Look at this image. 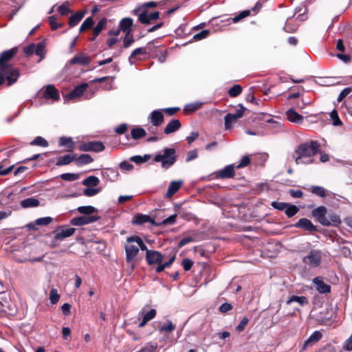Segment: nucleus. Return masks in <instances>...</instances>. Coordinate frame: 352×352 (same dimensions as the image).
Here are the masks:
<instances>
[{
	"mask_svg": "<svg viewBox=\"0 0 352 352\" xmlns=\"http://www.w3.org/2000/svg\"><path fill=\"white\" fill-rule=\"evenodd\" d=\"M53 221V219L50 217L38 218L35 220L36 224L38 226H45L50 224Z\"/></svg>",
	"mask_w": 352,
	"mask_h": 352,
	"instance_id": "nucleus-53",
	"label": "nucleus"
},
{
	"mask_svg": "<svg viewBox=\"0 0 352 352\" xmlns=\"http://www.w3.org/2000/svg\"><path fill=\"white\" fill-rule=\"evenodd\" d=\"M330 117L332 120V122H333V124L334 126H341L342 125V121L340 120L339 116H338V111L336 110V109H333L331 113H330Z\"/></svg>",
	"mask_w": 352,
	"mask_h": 352,
	"instance_id": "nucleus-52",
	"label": "nucleus"
},
{
	"mask_svg": "<svg viewBox=\"0 0 352 352\" xmlns=\"http://www.w3.org/2000/svg\"><path fill=\"white\" fill-rule=\"evenodd\" d=\"M43 97L46 100L58 101L60 100L59 91L53 85H48L45 87Z\"/></svg>",
	"mask_w": 352,
	"mask_h": 352,
	"instance_id": "nucleus-14",
	"label": "nucleus"
},
{
	"mask_svg": "<svg viewBox=\"0 0 352 352\" xmlns=\"http://www.w3.org/2000/svg\"><path fill=\"white\" fill-rule=\"evenodd\" d=\"M69 2L66 1L63 4L58 6L57 10L61 16H67L72 12V10L69 8Z\"/></svg>",
	"mask_w": 352,
	"mask_h": 352,
	"instance_id": "nucleus-47",
	"label": "nucleus"
},
{
	"mask_svg": "<svg viewBox=\"0 0 352 352\" xmlns=\"http://www.w3.org/2000/svg\"><path fill=\"white\" fill-rule=\"evenodd\" d=\"M57 16H50L48 17V22L50 25L51 29L54 31L56 30L59 28H62L65 25L63 23H58L56 22Z\"/></svg>",
	"mask_w": 352,
	"mask_h": 352,
	"instance_id": "nucleus-45",
	"label": "nucleus"
},
{
	"mask_svg": "<svg viewBox=\"0 0 352 352\" xmlns=\"http://www.w3.org/2000/svg\"><path fill=\"white\" fill-rule=\"evenodd\" d=\"M88 87L87 83H82L76 86L72 91L66 94L64 98L65 100H74L81 96Z\"/></svg>",
	"mask_w": 352,
	"mask_h": 352,
	"instance_id": "nucleus-20",
	"label": "nucleus"
},
{
	"mask_svg": "<svg viewBox=\"0 0 352 352\" xmlns=\"http://www.w3.org/2000/svg\"><path fill=\"white\" fill-rule=\"evenodd\" d=\"M77 210L80 214L89 215L96 212H97V209L91 206H79L77 208Z\"/></svg>",
	"mask_w": 352,
	"mask_h": 352,
	"instance_id": "nucleus-43",
	"label": "nucleus"
},
{
	"mask_svg": "<svg viewBox=\"0 0 352 352\" xmlns=\"http://www.w3.org/2000/svg\"><path fill=\"white\" fill-rule=\"evenodd\" d=\"M20 205L23 208H36L39 206L40 201L34 197H29L22 200Z\"/></svg>",
	"mask_w": 352,
	"mask_h": 352,
	"instance_id": "nucleus-32",
	"label": "nucleus"
},
{
	"mask_svg": "<svg viewBox=\"0 0 352 352\" xmlns=\"http://www.w3.org/2000/svg\"><path fill=\"white\" fill-rule=\"evenodd\" d=\"M151 159V155L145 154L144 156L135 155L130 158V160L137 164H142Z\"/></svg>",
	"mask_w": 352,
	"mask_h": 352,
	"instance_id": "nucleus-42",
	"label": "nucleus"
},
{
	"mask_svg": "<svg viewBox=\"0 0 352 352\" xmlns=\"http://www.w3.org/2000/svg\"><path fill=\"white\" fill-rule=\"evenodd\" d=\"M131 138L134 140H139L146 136V131L140 126L133 128L131 131Z\"/></svg>",
	"mask_w": 352,
	"mask_h": 352,
	"instance_id": "nucleus-37",
	"label": "nucleus"
},
{
	"mask_svg": "<svg viewBox=\"0 0 352 352\" xmlns=\"http://www.w3.org/2000/svg\"><path fill=\"white\" fill-rule=\"evenodd\" d=\"M327 213V210L323 206H318L311 211L312 216L316 217L318 222L323 226L331 225V222L326 218Z\"/></svg>",
	"mask_w": 352,
	"mask_h": 352,
	"instance_id": "nucleus-8",
	"label": "nucleus"
},
{
	"mask_svg": "<svg viewBox=\"0 0 352 352\" xmlns=\"http://www.w3.org/2000/svg\"><path fill=\"white\" fill-rule=\"evenodd\" d=\"M175 326L170 321H168L166 324H164V325L162 326L161 327H159V330L161 332H162V331L171 332L173 330H175Z\"/></svg>",
	"mask_w": 352,
	"mask_h": 352,
	"instance_id": "nucleus-60",
	"label": "nucleus"
},
{
	"mask_svg": "<svg viewBox=\"0 0 352 352\" xmlns=\"http://www.w3.org/2000/svg\"><path fill=\"white\" fill-rule=\"evenodd\" d=\"M352 91V87L344 88L339 94L338 97V101L341 102L342 100L348 96Z\"/></svg>",
	"mask_w": 352,
	"mask_h": 352,
	"instance_id": "nucleus-64",
	"label": "nucleus"
},
{
	"mask_svg": "<svg viewBox=\"0 0 352 352\" xmlns=\"http://www.w3.org/2000/svg\"><path fill=\"white\" fill-rule=\"evenodd\" d=\"M322 333L319 331H316L310 336L308 339V342H318L322 338Z\"/></svg>",
	"mask_w": 352,
	"mask_h": 352,
	"instance_id": "nucleus-63",
	"label": "nucleus"
},
{
	"mask_svg": "<svg viewBox=\"0 0 352 352\" xmlns=\"http://www.w3.org/2000/svg\"><path fill=\"white\" fill-rule=\"evenodd\" d=\"M177 160L176 150L174 148H165L163 153L157 154L153 158L154 162H161L162 167L164 169L171 167Z\"/></svg>",
	"mask_w": 352,
	"mask_h": 352,
	"instance_id": "nucleus-2",
	"label": "nucleus"
},
{
	"mask_svg": "<svg viewBox=\"0 0 352 352\" xmlns=\"http://www.w3.org/2000/svg\"><path fill=\"white\" fill-rule=\"evenodd\" d=\"M76 229L74 228H67L65 226H59L54 232L55 240L62 241L65 238L69 237L74 234Z\"/></svg>",
	"mask_w": 352,
	"mask_h": 352,
	"instance_id": "nucleus-15",
	"label": "nucleus"
},
{
	"mask_svg": "<svg viewBox=\"0 0 352 352\" xmlns=\"http://www.w3.org/2000/svg\"><path fill=\"white\" fill-rule=\"evenodd\" d=\"M160 12L155 11L149 14H147V11L144 10L138 16V20L143 24H149L151 21H155L159 19Z\"/></svg>",
	"mask_w": 352,
	"mask_h": 352,
	"instance_id": "nucleus-22",
	"label": "nucleus"
},
{
	"mask_svg": "<svg viewBox=\"0 0 352 352\" xmlns=\"http://www.w3.org/2000/svg\"><path fill=\"white\" fill-rule=\"evenodd\" d=\"M100 218L99 216L96 215L81 216L73 218L71 220V223L73 226H80L96 222L99 220Z\"/></svg>",
	"mask_w": 352,
	"mask_h": 352,
	"instance_id": "nucleus-13",
	"label": "nucleus"
},
{
	"mask_svg": "<svg viewBox=\"0 0 352 352\" xmlns=\"http://www.w3.org/2000/svg\"><path fill=\"white\" fill-rule=\"evenodd\" d=\"M250 14V11L249 10H243L238 15L235 16L233 18H230L228 20H232L233 23H237L241 19L248 16Z\"/></svg>",
	"mask_w": 352,
	"mask_h": 352,
	"instance_id": "nucleus-51",
	"label": "nucleus"
},
{
	"mask_svg": "<svg viewBox=\"0 0 352 352\" xmlns=\"http://www.w3.org/2000/svg\"><path fill=\"white\" fill-rule=\"evenodd\" d=\"M58 145L59 146L65 147L67 151L72 152L74 148L75 142L71 137L63 136L58 140Z\"/></svg>",
	"mask_w": 352,
	"mask_h": 352,
	"instance_id": "nucleus-26",
	"label": "nucleus"
},
{
	"mask_svg": "<svg viewBox=\"0 0 352 352\" xmlns=\"http://www.w3.org/2000/svg\"><path fill=\"white\" fill-rule=\"evenodd\" d=\"M135 42L133 36L131 32L125 33L123 38V47L128 48Z\"/></svg>",
	"mask_w": 352,
	"mask_h": 352,
	"instance_id": "nucleus-49",
	"label": "nucleus"
},
{
	"mask_svg": "<svg viewBox=\"0 0 352 352\" xmlns=\"http://www.w3.org/2000/svg\"><path fill=\"white\" fill-rule=\"evenodd\" d=\"M298 211L299 208L296 206L288 203V206L285 210V213L288 218H291L296 215Z\"/></svg>",
	"mask_w": 352,
	"mask_h": 352,
	"instance_id": "nucleus-40",
	"label": "nucleus"
},
{
	"mask_svg": "<svg viewBox=\"0 0 352 352\" xmlns=\"http://www.w3.org/2000/svg\"><path fill=\"white\" fill-rule=\"evenodd\" d=\"M177 217V214H172L168 218L164 219L162 221L157 222V226H162L164 225H173L176 222Z\"/></svg>",
	"mask_w": 352,
	"mask_h": 352,
	"instance_id": "nucleus-50",
	"label": "nucleus"
},
{
	"mask_svg": "<svg viewBox=\"0 0 352 352\" xmlns=\"http://www.w3.org/2000/svg\"><path fill=\"white\" fill-rule=\"evenodd\" d=\"M100 190V188H87L83 190V194L87 197H92L98 194Z\"/></svg>",
	"mask_w": 352,
	"mask_h": 352,
	"instance_id": "nucleus-61",
	"label": "nucleus"
},
{
	"mask_svg": "<svg viewBox=\"0 0 352 352\" xmlns=\"http://www.w3.org/2000/svg\"><path fill=\"white\" fill-rule=\"evenodd\" d=\"M294 227L300 228L305 231L310 233H314L318 231V228L314 226L312 222L307 218H301L296 223L294 224Z\"/></svg>",
	"mask_w": 352,
	"mask_h": 352,
	"instance_id": "nucleus-12",
	"label": "nucleus"
},
{
	"mask_svg": "<svg viewBox=\"0 0 352 352\" xmlns=\"http://www.w3.org/2000/svg\"><path fill=\"white\" fill-rule=\"evenodd\" d=\"M60 299V295L56 289H52L50 292V300L52 305L56 304Z\"/></svg>",
	"mask_w": 352,
	"mask_h": 352,
	"instance_id": "nucleus-54",
	"label": "nucleus"
},
{
	"mask_svg": "<svg viewBox=\"0 0 352 352\" xmlns=\"http://www.w3.org/2000/svg\"><path fill=\"white\" fill-rule=\"evenodd\" d=\"M309 190L314 195L324 198L327 197V190L322 186H311Z\"/></svg>",
	"mask_w": 352,
	"mask_h": 352,
	"instance_id": "nucleus-35",
	"label": "nucleus"
},
{
	"mask_svg": "<svg viewBox=\"0 0 352 352\" xmlns=\"http://www.w3.org/2000/svg\"><path fill=\"white\" fill-rule=\"evenodd\" d=\"M107 23L106 18L101 19L93 30V34L94 37H97L103 29L105 28Z\"/></svg>",
	"mask_w": 352,
	"mask_h": 352,
	"instance_id": "nucleus-38",
	"label": "nucleus"
},
{
	"mask_svg": "<svg viewBox=\"0 0 352 352\" xmlns=\"http://www.w3.org/2000/svg\"><path fill=\"white\" fill-rule=\"evenodd\" d=\"M156 309H148V306L144 307L139 314L138 320L141 321L138 324V327H144L148 321L151 320L156 316Z\"/></svg>",
	"mask_w": 352,
	"mask_h": 352,
	"instance_id": "nucleus-5",
	"label": "nucleus"
},
{
	"mask_svg": "<svg viewBox=\"0 0 352 352\" xmlns=\"http://www.w3.org/2000/svg\"><path fill=\"white\" fill-rule=\"evenodd\" d=\"M18 52L17 47H13L11 50L3 51L0 54V69H3V72L7 69L8 66H11L10 64L6 63L11 60Z\"/></svg>",
	"mask_w": 352,
	"mask_h": 352,
	"instance_id": "nucleus-7",
	"label": "nucleus"
},
{
	"mask_svg": "<svg viewBox=\"0 0 352 352\" xmlns=\"http://www.w3.org/2000/svg\"><path fill=\"white\" fill-rule=\"evenodd\" d=\"M204 103L201 102H195L192 103H189L185 105L184 108V112L185 114H190L195 112L196 111L200 109L203 106Z\"/></svg>",
	"mask_w": 352,
	"mask_h": 352,
	"instance_id": "nucleus-34",
	"label": "nucleus"
},
{
	"mask_svg": "<svg viewBox=\"0 0 352 352\" xmlns=\"http://www.w3.org/2000/svg\"><path fill=\"white\" fill-rule=\"evenodd\" d=\"M286 116L288 119L292 122L294 123H302L303 121V116L298 113H297L294 109L291 108L286 112Z\"/></svg>",
	"mask_w": 352,
	"mask_h": 352,
	"instance_id": "nucleus-27",
	"label": "nucleus"
},
{
	"mask_svg": "<svg viewBox=\"0 0 352 352\" xmlns=\"http://www.w3.org/2000/svg\"><path fill=\"white\" fill-rule=\"evenodd\" d=\"M7 67L3 72V78L8 81L7 86H11L17 81L20 72L18 69L14 68L12 65Z\"/></svg>",
	"mask_w": 352,
	"mask_h": 352,
	"instance_id": "nucleus-9",
	"label": "nucleus"
},
{
	"mask_svg": "<svg viewBox=\"0 0 352 352\" xmlns=\"http://www.w3.org/2000/svg\"><path fill=\"white\" fill-rule=\"evenodd\" d=\"M85 14V11H78L75 14H72L68 21V25L70 28H73L77 25L80 21L82 19Z\"/></svg>",
	"mask_w": 352,
	"mask_h": 352,
	"instance_id": "nucleus-31",
	"label": "nucleus"
},
{
	"mask_svg": "<svg viewBox=\"0 0 352 352\" xmlns=\"http://www.w3.org/2000/svg\"><path fill=\"white\" fill-rule=\"evenodd\" d=\"M94 25V21L91 16L87 17L80 27L79 32H82L91 29Z\"/></svg>",
	"mask_w": 352,
	"mask_h": 352,
	"instance_id": "nucleus-39",
	"label": "nucleus"
},
{
	"mask_svg": "<svg viewBox=\"0 0 352 352\" xmlns=\"http://www.w3.org/2000/svg\"><path fill=\"white\" fill-rule=\"evenodd\" d=\"M76 157V154H67L63 156H60L57 159V162L56 165L58 166H62L65 165H68L73 161H75Z\"/></svg>",
	"mask_w": 352,
	"mask_h": 352,
	"instance_id": "nucleus-30",
	"label": "nucleus"
},
{
	"mask_svg": "<svg viewBox=\"0 0 352 352\" xmlns=\"http://www.w3.org/2000/svg\"><path fill=\"white\" fill-rule=\"evenodd\" d=\"M100 183L99 179L96 176H89L85 179L82 184L87 186H97Z\"/></svg>",
	"mask_w": 352,
	"mask_h": 352,
	"instance_id": "nucleus-41",
	"label": "nucleus"
},
{
	"mask_svg": "<svg viewBox=\"0 0 352 352\" xmlns=\"http://www.w3.org/2000/svg\"><path fill=\"white\" fill-rule=\"evenodd\" d=\"M320 153V144L318 141L310 140L297 146L293 154V158L296 164L308 165L314 164L315 155Z\"/></svg>",
	"mask_w": 352,
	"mask_h": 352,
	"instance_id": "nucleus-1",
	"label": "nucleus"
},
{
	"mask_svg": "<svg viewBox=\"0 0 352 352\" xmlns=\"http://www.w3.org/2000/svg\"><path fill=\"white\" fill-rule=\"evenodd\" d=\"M235 168L234 164L227 165L223 169L214 172V177L222 179L233 178L235 175Z\"/></svg>",
	"mask_w": 352,
	"mask_h": 352,
	"instance_id": "nucleus-11",
	"label": "nucleus"
},
{
	"mask_svg": "<svg viewBox=\"0 0 352 352\" xmlns=\"http://www.w3.org/2000/svg\"><path fill=\"white\" fill-rule=\"evenodd\" d=\"M126 242L128 243H137V247H138V250L140 251V250H142L143 251H146V252H147L148 248H147V246L146 245V244L144 243L143 240L142 239V238L139 236H129L126 238Z\"/></svg>",
	"mask_w": 352,
	"mask_h": 352,
	"instance_id": "nucleus-29",
	"label": "nucleus"
},
{
	"mask_svg": "<svg viewBox=\"0 0 352 352\" xmlns=\"http://www.w3.org/2000/svg\"><path fill=\"white\" fill-rule=\"evenodd\" d=\"M313 283L316 286V289L322 294H330L331 292V287L325 283L322 278L320 276L316 277L313 279Z\"/></svg>",
	"mask_w": 352,
	"mask_h": 352,
	"instance_id": "nucleus-18",
	"label": "nucleus"
},
{
	"mask_svg": "<svg viewBox=\"0 0 352 352\" xmlns=\"http://www.w3.org/2000/svg\"><path fill=\"white\" fill-rule=\"evenodd\" d=\"M138 248L137 245L133 243H128L126 242V244H125L126 262L128 264L131 263L138 254L139 250Z\"/></svg>",
	"mask_w": 352,
	"mask_h": 352,
	"instance_id": "nucleus-17",
	"label": "nucleus"
},
{
	"mask_svg": "<svg viewBox=\"0 0 352 352\" xmlns=\"http://www.w3.org/2000/svg\"><path fill=\"white\" fill-rule=\"evenodd\" d=\"M148 120H150L153 126H161L164 121V116L162 113V110L153 111L148 116Z\"/></svg>",
	"mask_w": 352,
	"mask_h": 352,
	"instance_id": "nucleus-21",
	"label": "nucleus"
},
{
	"mask_svg": "<svg viewBox=\"0 0 352 352\" xmlns=\"http://www.w3.org/2000/svg\"><path fill=\"white\" fill-rule=\"evenodd\" d=\"M90 63V58L83 53H78L69 60L71 65H87Z\"/></svg>",
	"mask_w": 352,
	"mask_h": 352,
	"instance_id": "nucleus-23",
	"label": "nucleus"
},
{
	"mask_svg": "<svg viewBox=\"0 0 352 352\" xmlns=\"http://www.w3.org/2000/svg\"><path fill=\"white\" fill-rule=\"evenodd\" d=\"M292 302H296L301 306L307 305L309 303L307 298L304 296H298L292 295L287 301V304L289 305Z\"/></svg>",
	"mask_w": 352,
	"mask_h": 352,
	"instance_id": "nucleus-36",
	"label": "nucleus"
},
{
	"mask_svg": "<svg viewBox=\"0 0 352 352\" xmlns=\"http://www.w3.org/2000/svg\"><path fill=\"white\" fill-rule=\"evenodd\" d=\"M250 164V157L249 155H245L242 157V159L240 161V163L235 166L236 168L240 169L244 167H246Z\"/></svg>",
	"mask_w": 352,
	"mask_h": 352,
	"instance_id": "nucleus-57",
	"label": "nucleus"
},
{
	"mask_svg": "<svg viewBox=\"0 0 352 352\" xmlns=\"http://www.w3.org/2000/svg\"><path fill=\"white\" fill-rule=\"evenodd\" d=\"M165 258V255L156 250H147L145 259L148 265L160 264Z\"/></svg>",
	"mask_w": 352,
	"mask_h": 352,
	"instance_id": "nucleus-10",
	"label": "nucleus"
},
{
	"mask_svg": "<svg viewBox=\"0 0 352 352\" xmlns=\"http://www.w3.org/2000/svg\"><path fill=\"white\" fill-rule=\"evenodd\" d=\"M181 126L182 124L180 121L177 119H173L170 122H168L166 126L164 128V133L166 135H169L178 131Z\"/></svg>",
	"mask_w": 352,
	"mask_h": 352,
	"instance_id": "nucleus-25",
	"label": "nucleus"
},
{
	"mask_svg": "<svg viewBox=\"0 0 352 352\" xmlns=\"http://www.w3.org/2000/svg\"><path fill=\"white\" fill-rule=\"evenodd\" d=\"M322 252L319 250H311L307 256L302 258V262L311 267H317L321 263Z\"/></svg>",
	"mask_w": 352,
	"mask_h": 352,
	"instance_id": "nucleus-3",
	"label": "nucleus"
},
{
	"mask_svg": "<svg viewBox=\"0 0 352 352\" xmlns=\"http://www.w3.org/2000/svg\"><path fill=\"white\" fill-rule=\"evenodd\" d=\"M182 185V181H173L170 183L168 190L165 195V197H172L181 188Z\"/></svg>",
	"mask_w": 352,
	"mask_h": 352,
	"instance_id": "nucleus-28",
	"label": "nucleus"
},
{
	"mask_svg": "<svg viewBox=\"0 0 352 352\" xmlns=\"http://www.w3.org/2000/svg\"><path fill=\"white\" fill-rule=\"evenodd\" d=\"M243 91V87L240 85H234L228 91L229 96L232 98L239 96Z\"/></svg>",
	"mask_w": 352,
	"mask_h": 352,
	"instance_id": "nucleus-44",
	"label": "nucleus"
},
{
	"mask_svg": "<svg viewBox=\"0 0 352 352\" xmlns=\"http://www.w3.org/2000/svg\"><path fill=\"white\" fill-rule=\"evenodd\" d=\"M34 53L43 58L45 54V45L41 43H38L35 46Z\"/></svg>",
	"mask_w": 352,
	"mask_h": 352,
	"instance_id": "nucleus-58",
	"label": "nucleus"
},
{
	"mask_svg": "<svg viewBox=\"0 0 352 352\" xmlns=\"http://www.w3.org/2000/svg\"><path fill=\"white\" fill-rule=\"evenodd\" d=\"M146 223H150L152 226H157L155 219L148 214H137L134 215L131 223L136 226H142Z\"/></svg>",
	"mask_w": 352,
	"mask_h": 352,
	"instance_id": "nucleus-16",
	"label": "nucleus"
},
{
	"mask_svg": "<svg viewBox=\"0 0 352 352\" xmlns=\"http://www.w3.org/2000/svg\"><path fill=\"white\" fill-rule=\"evenodd\" d=\"M94 159L89 154H81L78 157H76L75 162L78 166H82L93 162Z\"/></svg>",
	"mask_w": 352,
	"mask_h": 352,
	"instance_id": "nucleus-33",
	"label": "nucleus"
},
{
	"mask_svg": "<svg viewBox=\"0 0 352 352\" xmlns=\"http://www.w3.org/2000/svg\"><path fill=\"white\" fill-rule=\"evenodd\" d=\"M147 52L146 47L136 48L131 53L128 59L129 63L131 65H135L137 61L143 60V58L141 56H145Z\"/></svg>",
	"mask_w": 352,
	"mask_h": 352,
	"instance_id": "nucleus-19",
	"label": "nucleus"
},
{
	"mask_svg": "<svg viewBox=\"0 0 352 352\" xmlns=\"http://www.w3.org/2000/svg\"><path fill=\"white\" fill-rule=\"evenodd\" d=\"M193 263H194L191 259L186 258L183 259L182 265L184 267V270L186 272H187V271H189L192 268Z\"/></svg>",
	"mask_w": 352,
	"mask_h": 352,
	"instance_id": "nucleus-62",
	"label": "nucleus"
},
{
	"mask_svg": "<svg viewBox=\"0 0 352 352\" xmlns=\"http://www.w3.org/2000/svg\"><path fill=\"white\" fill-rule=\"evenodd\" d=\"M271 206L278 210L283 211L288 206V203L274 201L271 203Z\"/></svg>",
	"mask_w": 352,
	"mask_h": 352,
	"instance_id": "nucleus-56",
	"label": "nucleus"
},
{
	"mask_svg": "<svg viewBox=\"0 0 352 352\" xmlns=\"http://www.w3.org/2000/svg\"><path fill=\"white\" fill-rule=\"evenodd\" d=\"M239 109L236 110V113H227L224 118L225 120V129L226 130L230 129L232 126V124L235 123L238 119L242 118L246 110V108L243 104H238Z\"/></svg>",
	"mask_w": 352,
	"mask_h": 352,
	"instance_id": "nucleus-4",
	"label": "nucleus"
},
{
	"mask_svg": "<svg viewBox=\"0 0 352 352\" xmlns=\"http://www.w3.org/2000/svg\"><path fill=\"white\" fill-rule=\"evenodd\" d=\"M158 344L157 342H148L144 347L137 352H155L157 349Z\"/></svg>",
	"mask_w": 352,
	"mask_h": 352,
	"instance_id": "nucleus-46",
	"label": "nucleus"
},
{
	"mask_svg": "<svg viewBox=\"0 0 352 352\" xmlns=\"http://www.w3.org/2000/svg\"><path fill=\"white\" fill-rule=\"evenodd\" d=\"M60 177L65 181L73 182L78 178V175L74 173H63L60 175Z\"/></svg>",
	"mask_w": 352,
	"mask_h": 352,
	"instance_id": "nucleus-55",
	"label": "nucleus"
},
{
	"mask_svg": "<svg viewBox=\"0 0 352 352\" xmlns=\"http://www.w3.org/2000/svg\"><path fill=\"white\" fill-rule=\"evenodd\" d=\"M133 21L130 17H125L121 19L119 23V28L124 33H129L132 32Z\"/></svg>",
	"mask_w": 352,
	"mask_h": 352,
	"instance_id": "nucleus-24",
	"label": "nucleus"
},
{
	"mask_svg": "<svg viewBox=\"0 0 352 352\" xmlns=\"http://www.w3.org/2000/svg\"><path fill=\"white\" fill-rule=\"evenodd\" d=\"M30 145L46 147L48 146V142L43 137L37 136L30 142Z\"/></svg>",
	"mask_w": 352,
	"mask_h": 352,
	"instance_id": "nucleus-48",
	"label": "nucleus"
},
{
	"mask_svg": "<svg viewBox=\"0 0 352 352\" xmlns=\"http://www.w3.org/2000/svg\"><path fill=\"white\" fill-rule=\"evenodd\" d=\"M105 148L104 144L100 141H90L84 142L80 144L78 147V150L80 151L88 152H101Z\"/></svg>",
	"mask_w": 352,
	"mask_h": 352,
	"instance_id": "nucleus-6",
	"label": "nucleus"
},
{
	"mask_svg": "<svg viewBox=\"0 0 352 352\" xmlns=\"http://www.w3.org/2000/svg\"><path fill=\"white\" fill-rule=\"evenodd\" d=\"M209 34H210L209 30H204L201 31L200 32L195 34L193 36V39H195V41H199V40L206 38Z\"/></svg>",
	"mask_w": 352,
	"mask_h": 352,
	"instance_id": "nucleus-59",
	"label": "nucleus"
}]
</instances>
